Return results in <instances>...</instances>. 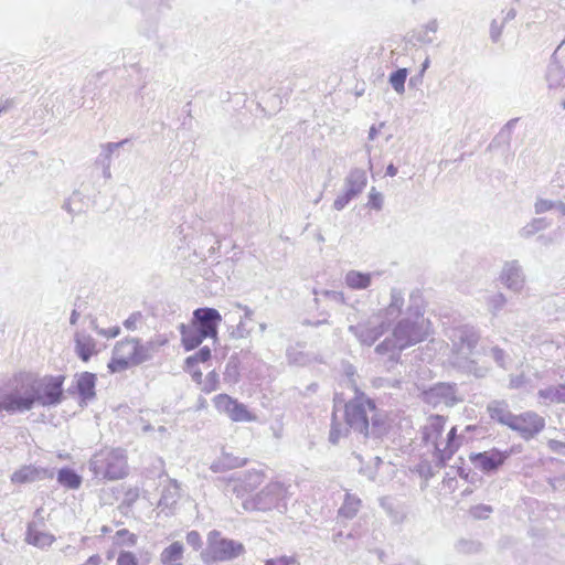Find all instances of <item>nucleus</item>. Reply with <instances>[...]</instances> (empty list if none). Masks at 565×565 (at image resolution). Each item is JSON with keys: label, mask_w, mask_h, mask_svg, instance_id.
I'll list each match as a JSON object with an SVG mask.
<instances>
[{"label": "nucleus", "mask_w": 565, "mask_h": 565, "mask_svg": "<svg viewBox=\"0 0 565 565\" xmlns=\"http://www.w3.org/2000/svg\"><path fill=\"white\" fill-rule=\"evenodd\" d=\"M287 489L280 482H270L252 499L245 500L243 507L246 510L269 511L286 508Z\"/></svg>", "instance_id": "0eeeda50"}, {"label": "nucleus", "mask_w": 565, "mask_h": 565, "mask_svg": "<svg viewBox=\"0 0 565 565\" xmlns=\"http://www.w3.org/2000/svg\"><path fill=\"white\" fill-rule=\"evenodd\" d=\"M211 358V349L209 347H202L196 353L185 359L186 364H199L200 362H206Z\"/></svg>", "instance_id": "de8ad7c7"}, {"label": "nucleus", "mask_w": 565, "mask_h": 565, "mask_svg": "<svg viewBox=\"0 0 565 565\" xmlns=\"http://www.w3.org/2000/svg\"><path fill=\"white\" fill-rule=\"evenodd\" d=\"M202 391L206 394L218 390L220 376L215 371H211L206 374L204 381H202Z\"/></svg>", "instance_id": "c03bdc74"}, {"label": "nucleus", "mask_w": 565, "mask_h": 565, "mask_svg": "<svg viewBox=\"0 0 565 565\" xmlns=\"http://www.w3.org/2000/svg\"><path fill=\"white\" fill-rule=\"evenodd\" d=\"M75 349L77 355L84 362H87L90 356L96 353V341L92 335L85 332H77L75 334Z\"/></svg>", "instance_id": "a878e982"}, {"label": "nucleus", "mask_w": 565, "mask_h": 565, "mask_svg": "<svg viewBox=\"0 0 565 565\" xmlns=\"http://www.w3.org/2000/svg\"><path fill=\"white\" fill-rule=\"evenodd\" d=\"M248 335H249V330L246 329L243 320H241L231 332V337L233 339H244Z\"/></svg>", "instance_id": "680f3d73"}, {"label": "nucleus", "mask_w": 565, "mask_h": 565, "mask_svg": "<svg viewBox=\"0 0 565 565\" xmlns=\"http://www.w3.org/2000/svg\"><path fill=\"white\" fill-rule=\"evenodd\" d=\"M384 199L381 192L374 186L369 192L367 206L375 211H381L383 207Z\"/></svg>", "instance_id": "49530a36"}, {"label": "nucleus", "mask_w": 565, "mask_h": 565, "mask_svg": "<svg viewBox=\"0 0 565 565\" xmlns=\"http://www.w3.org/2000/svg\"><path fill=\"white\" fill-rule=\"evenodd\" d=\"M504 28V22H499L498 20H492L490 24V38L492 42L497 43L502 34Z\"/></svg>", "instance_id": "4d7b16f0"}, {"label": "nucleus", "mask_w": 565, "mask_h": 565, "mask_svg": "<svg viewBox=\"0 0 565 565\" xmlns=\"http://www.w3.org/2000/svg\"><path fill=\"white\" fill-rule=\"evenodd\" d=\"M149 341L158 352L161 347H164L168 344L169 339L166 334H156L154 337L150 338Z\"/></svg>", "instance_id": "0e129e2a"}, {"label": "nucleus", "mask_w": 565, "mask_h": 565, "mask_svg": "<svg viewBox=\"0 0 565 565\" xmlns=\"http://www.w3.org/2000/svg\"><path fill=\"white\" fill-rule=\"evenodd\" d=\"M245 552L241 542L223 537L221 532L213 530L207 534V545L201 553L205 564L234 559Z\"/></svg>", "instance_id": "423d86ee"}, {"label": "nucleus", "mask_w": 565, "mask_h": 565, "mask_svg": "<svg viewBox=\"0 0 565 565\" xmlns=\"http://www.w3.org/2000/svg\"><path fill=\"white\" fill-rule=\"evenodd\" d=\"M519 121V118H512L510 119L500 130V132L497 136V139H501L504 143H510L511 135L513 132V129Z\"/></svg>", "instance_id": "8fccbe9b"}, {"label": "nucleus", "mask_w": 565, "mask_h": 565, "mask_svg": "<svg viewBox=\"0 0 565 565\" xmlns=\"http://www.w3.org/2000/svg\"><path fill=\"white\" fill-rule=\"evenodd\" d=\"M547 446L553 452L565 456V443L551 439L548 440Z\"/></svg>", "instance_id": "338daca9"}, {"label": "nucleus", "mask_w": 565, "mask_h": 565, "mask_svg": "<svg viewBox=\"0 0 565 565\" xmlns=\"http://www.w3.org/2000/svg\"><path fill=\"white\" fill-rule=\"evenodd\" d=\"M113 539L116 546L132 547L137 544V535L127 529L118 530Z\"/></svg>", "instance_id": "ea45409f"}, {"label": "nucleus", "mask_w": 565, "mask_h": 565, "mask_svg": "<svg viewBox=\"0 0 565 565\" xmlns=\"http://www.w3.org/2000/svg\"><path fill=\"white\" fill-rule=\"evenodd\" d=\"M184 371L190 373L192 380L198 383V384H201L202 383V372L201 370L198 367V364H186L184 365Z\"/></svg>", "instance_id": "052dcab7"}, {"label": "nucleus", "mask_w": 565, "mask_h": 565, "mask_svg": "<svg viewBox=\"0 0 565 565\" xmlns=\"http://www.w3.org/2000/svg\"><path fill=\"white\" fill-rule=\"evenodd\" d=\"M555 202L553 200L541 199L539 198L534 203V212L535 214H543L547 211L555 209Z\"/></svg>", "instance_id": "603ef678"}, {"label": "nucleus", "mask_w": 565, "mask_h": 565, "mask_svg": "<svg viewBox=\"0 0 565 565\" xmlns=\"http://www.w3.org/2000/svg\"><path fill=\"white\" fill-rule=\"evenodd\" d=\"M552 225V222L547 217H535L520 228L519 235L522 238H530L536 233L546 230Z\"/></svg>", "instance_id": "f704fd0d"}, {"label": "nucleus", "mask_w": 565, "mask_h": 565, "mask_svg": "<svg viewBox=\"0 0 565 565\" xmlns=\"http://www.w3.org/2000/svg\"><path fill=\"white\" fill-rule=\"evenodd\" d=\"M63 375H46L43 377L35 376V388L38 404L43 407L56 406L63 398Z\"/></svg>", "instance_id": "9d476101"}, {"label": "nucleus", "mask_w": 565, "mask_h": 565, "mask_svg": "<svg viewBox=\"0 0 565 565\" xmlns=\"http://www.w3.org/2000/svg\"><path fill=\"white\" fill-rule=\"evenodd\" d=\"M326 298L330 299V300H333L335 302H339V303H343L344 302V295L343 292L341 291H335V290H323L321 292Z\"/></svg>", "instance_id": "69168bd1"}, {"label": "nucleus", "mask_w": 565, "mask_h": 565, "mask_svg": "<svg viewBox=\"0 0 565 565\" xmlns=\"http://www.w3.org/2000/svg\"><path fill=\"white\" fill-rule=\"evenodd\" d=\"M143 316L140 311L132 312L125 321L124 327L127 330L135 331L142 322Z\"/></svg>", "instance_id": "864d4df0"}, {"label": "nucleus", "mask_w": 565, "mask_h": 565, "mask_svg": "<svg viewBox=\"0 0 565 565\" xmlns=\"http://www.w3.org/2000/svg\"><path fill=\"white\" fill-rule=\"evenodd\" d=\"M188 545L194 551H199L202 547V539L198 531H190L185 536Z\"/></svg>", "instance_id": "13d9d810"}, {"label": "nucleus", "mask_w": 565, "mask_h": 565, "mask_svg": "<svg viewBox=\"0 0 565 565\" xmlns=\"http://www.w3.org/2000/svg\"><path fill=\"white\" fill-rule=\"evenodd\" d=\"M44 520L39 518L28 524L25 532V542L39 548L50 547L55 541V536L43 530Z\"/></svg>", "instance_id": "a211bd4d"}, {"label": "nucleus", "mask_w": 565, "mask_h": 565, "mask_svg": "<svg viewBox=\"0 0 565 565\" xmlns=\"http://www.w3.org/2000/svg\"><path fill=\"white\" fill-rule=\"evenodd\" d=\"M562 44L554 51L546 70V82L550 89H558L565 85V67L558 61V51Z\"/></svg>", "instance_id": "412c9836"}, {"label": "nucleus", "mask_w": 565, "mask_h": 565, "mask_svg": "<svg viewBox=\"0 0 565 565\" xmlns=\"http://www.w3.org/2000/svg\"><path fill=\"white\" fill-rule=\"evenodd\" d=\"M510 451H501L497 448H492L490 450L471 454L470 461L475 466L476 469L482 471L483 473H491L497 471L504 461L510 457Z\"/></svg>", "instance_id": "ddd939ff"}, {"label": "nucleus", "mask_w": 565, "mask_h": 565, "mask_svg": "<svg viewBox=\"0 0 565 565\" xmlns=\"http://www.w3.org/2000/svg\"><path fill=\"white\" fill-rule=\"evenodd\" d=\"M407 302L405 301L404 295L401 289L392 288L390 292V302L388 305L381 310L379 318L383 321H386V324L390 327L392 322L396 321L398 318L405 317Z\"/></svg>", "instance_id": "dca6fc26"}, {"label": "nucleus", "mask_w": 565, "mask_h": 565, "mask_svg": "<svg viewBox=\"0 0 565 565\" xmlns=\"http://www.w3.org/2000/svg\"><path fill=\"white\" fill-rule=\"evenodd\" d=\"M366 183V172L363 169L354 168L344 179V190L356 198L363 192Z\"/></svg>", "instance_id": "b1692460"}, {"label": "nucleus", "mask_w": 565, "mask_h": 565, "mask_svg": "<svg viewBox=\"0 0 565 565\" xmlns=\"http://www.w3.org/2000/svg\"><path fill=\"white\" fill-rule=\"evenodd\" d=\"M57 482L68 489H78L82 484V477L71 468H62L57 472Z\"/></svg>", "instance_id": "e433bc0d"}, {"label": "nucleus", "mask_w": 565, "mask_h": 565, "mask_svg": "<svg viewBox=\"0 0 565 565\" xmlns=\"http://www.w3.org/2000/svg\"><path fill=\"white\" fill-rule=\"evenodd\" d=\"M545 427V420L534 412L514 415L510 428L518 431L524 439H531Z\"/></svg>", "instance_id": "9b49d317"}, {"label": "nucleus", "mask_w": 565, "mask_h": 565, "mask_svg": "<svg viewBox=\"0 0 565 565\" xmlns=\"http://www.w3.org/2000/svg\"><path fill=\"white\" fill-rule=\"evenodd\" d=\"M387 328L386 321L377 317L355 326H350L349 331L353 333L362 344L371 347Z\"/></svg>", "instance_id": "f8f14e48"}, {"label": "nucleus", "mask_w": 565, "mask_h": 565, "mask_svg": "<svg viewBox=\"0 0 565 565\" xmlns=\"http://www.w3.org/2000/svg\"><path fill=\"white\" fill-rule=\"evenodd\" d=\"M491 512L492 508L486 504L476 505L471 509V514L476 519H486Z\"/></svg>", "instance_id": "bf43d9fd"}, {"label": "nucleus", "mask_w": 565, "mask_h": 565, "mask_svg": "<svg viewBox=\"0 0 565 565\" xmlns=\"http://www.w3.org/2000/svg\"><path fill=\"white\" fill-rule=\"evenodd\" d=\"M228 417L234 422H250L254 419V416H252L246 406L236 399L232 405Z\"/></svg>", "instance_id": "58836bf2"}, {"label": "nucleus", "mask_w": 565, "mask_h": 565, "mask_svg": "<svg viewBox=\"0 0 565 565\" xmlns=\"http://www.w3.org/2000/svg\"><path fill=\"white\" fill-rule=\"evenodd\" d=\"M488 412L491 419L510 428L514 414L511 413L504 401H492L488 405Z\"/></svg>", "instance_id": "bb28decb"}, {"label": "nucleus", "mask_w": 565, "mask_h": 565, "mask_svg": "<svg viewBox=\"0 0 565 565\" xmlns=\"http://www.w3.org/2000/svg\"><path fill=\"white\" fill-rule=\"evenodd\" d=\"M439 23L437 19H430L423 24L415 33V38L419 43L431 44L435 40L434 34L438 31Z\"/></svg>", "instance_id": "c9c22d12"}, {"label": "nucleus", "mask_w": 565, "mask_h": 565, "mask_svg": "<svg viewBox=\"0 0 565 565\" xmlns=\"http://www.w3.org/2000/svg\"><path fill=\"white\" fill-rule=\"evenodd\" d=\"M373 274L351 269L344 276V284L352 290H364L372 284Z\"/></svg>", "instance_id": "cd10ccee"}, {"label": "nucleus", "mask_w": 565, "mask_h": 565, "mask_svg": "<svg viewBox=\"0 0 565 565\" xmlns=\"http://www.w3.org/2000/svg\"><path fill=\"white\" fill-rule=\"evenodd\" d=\"M116 565H139V563L134 553L121 551L117 557Z\"/></svg>", "instance_id": "6e6d98bb"}, {"label": "nucleus", "mask_w": 565, "mask_h": 565, "mask_svg": "<svg viewBox=\"0 0 565 565\" xmlns=\"http://www.w3.org/2000/svg\"><path fill=\"white\" fill-rule=\"evenodd\" d=\"M408 76L406 67L397 68L388 76V83L396 94L402 95L405 93V82Z\"/></svg>", "instance_id": "4c0bfd02"}, {"label": "nucleus", "mask_w": 565, "mask_h": 565, "mask_svg": "<svg viewBox=\"0 0 565 565\" xmlns=\"http://www.w3.org/2000/svg\"><path fill=\"white\" fill-rule=\"evenodd\" d=\"M354 199L355 196L353 194H350L348 191L343 190V192L335 198L333 202V209L337 211H342Z\"/></svg>", "instance_id": "3c124183"}, {"label": "nucleus", "mask_w": 565, "mask_h": 565, "mask_svg": "<svg viewBox=\"0 0 565 565\" xmlns=\"http://www.w3.org/2000/svg\"><path fill=\"white\" fill-rule=\"evenodd\" d=\"M126 142H128L127 139H124L119 142H107L102 145V151L98 154V157L95 160V167L100 168L103 172V177L106 180H109L111 178V156L113 153L119 149L121 146H124Z\"/></svg>", "instance_id": "5701e85b"}, {"label": "nucleus", "mask_w": 565, "mask_h": 565, "mask_svg": "<svg viewBox=\"0 0 565 565\" xmlns=\"http://www.w3.org/2000/svg\"><path fill=\"white\" fill-rule=\"evenodd\" d=\"M456 548L460 553H476L480 550V544L475 541L460 540L457 543Z\"/></svg>", "instance_id": "5fc2aeb1"}, {"label": "nucleus", "mask_w": 565, "mask_h": 565, "mask_svg": "<svg viewBox=\"0 0 565 565\" xmlns=\"http://www.w3.org/2000/svg\"><path fill=\"white\" fill-rule=\"evenodd\" d=\"M507 297L502 292H494L487 297L486 303L489 311L497 316L499 311L507 305Z\"/></svg>", "instance_id": "a19ab883"}, {"label": "nucleus", "mask_w": 565, "mask_h": 565, "mask_svg": "<svg viewBox=\"0 0 565 565\" xmlns=\"http://www.w3.org/2000/svg\"><path fill=\"white\" fill-rule=\"evenodd\" d=\"M53 471L46 468L23 466L11 476V482L17 484L31 483L38 480L52 478Z\"/></svg>", "instance_id": "aec40b11"}, {"label": "nucleus", "mask_w": 565, "mask_h": 565, "mask_svg": "<svg viewBox=\"0 0 565 565\" xmlns=\"http://www.w3.org/2000/svg\"><path fill=\"white\" fill-rule=\"evenodd\" d=\"M180 499V487L175 480H170L167 486L163 487L159 507L171 508Z\"/></svg>", "instance_id": "72a5a7b5"}, {"label": "nucleus", "mask_w": 565, "mask_h": 565, "mask_svg": "<svg viewBox=\"0 0 565 565\" xmlns=\"http://www.w3.org/2000/svg\"><path fill=\"white\" fill-rule=\"evenodd\" d=\"M423 402L434 408L454 407L463 401L456 383L438 382L424 390Z\"/></svg>", "instance_id": "6e6552de"}, {"label": "nucleus", "mask_w": 565, "mask_h": 565, "mask_svg": "<svg viewBox=\"0 0 565 565\" xmlns=\"http://www.w3.org/2000/svg\"><path fill=\"white\" fill-rule=\"evenodd\" d=\"M156 353H157V351L149 340L146 342H141L138 339V354H139L138 360H139L140 364H142L147 361H150L154 356Z\"/></svg>", "instance_id": "79ce46f5"}, {"label": "nucleus", "mask_w": 565, "mask_h": 565, "mask_svg": "<svg viewBox=\"0 0 565 565\" xmlns=\"http://www.w3.org/2000/svg\"><path fill=\"white\" fill-rule=\"evenodd\" d=\"M246 463V459L234 457L231 454L223 452L222 456L211 465V470L222 472L235 468H239Z\"/></svg>", "instance_id": "7c9ffc66"}, {"label": "nucleus", "mask_w": 565, "mask_h": 565, "mask_svg": "<svg viewBox=\"0 0 565 565\" xmlns=\"http://www.w3.org/2000/svg\"><path fill=\"white\" fill-rule=\"evenodd\" d=\"M182 557L183 545L180 542H173L166 547L160 555V559L163 565H181Z\"/></svg>", "instance_id": "473e14b6"}, {"label": "nucleus", "mask_w": 565, "mask_h": 565, "mask_svg": "<svg viewBox=\"0 0 565 565\" xmlns=\"http://www.w3.org/2000/svg\"><path fill=\"white\" fill-rule=\"evenodd\" d=\"M138 359V339L125 338L116 343L108 369L111 373L122 372L130 366L140 365Z\"/></svg>", "instance_id": "1a4fd4ad"}, {"label": "nucleus", "mask_w": 565, "mask_h": 565, "mask_svg": "<svg viewBox=\"0 0 565 565\" xmlns=\"http://www.w3.org/2000/svg\"><path fill=\"white\" fill-rule=\"evenodd\" d=\"M361 505L362 501L358 495L347 492L343 503L338 510V516L345 520H352L354 516H356Z\"/></svg>", "instance_id": "c756f323"}, {"label": "nucleus", "mask_w": 565, "mask_h": 565, "mask_svg": "<svg viewBox=\"0 0 565 565\" xmlns=\"http://www.w3.org/2000/svg\"><path fill=\"white\" fill-rule=\"evenodd\" d=\"M425 301L419 291H413L407 300L405 317L396 321L392 337L377 344L375 351L380 354L401 351L425 341L431 332V324L424 317Z\"/></svg>", "instance_id": "f03ea898"}, {"label": "nucleus", "mask_w": 565, "mask_h": 565, "mask_svg": "<svg viewBox=\"0 0 565 565\" xmlns=\"http://www.w3.org/2000/svg\"><path fill=\"white\" fill-rule=\"evenodd\" d=\"M264 565H300L297 555H281L265 561Z\"/></svg>", "instance_id": "a18cd8bd"}, {"label": "nucleus", "mask_w": 565, "mask_h": 565, "mask_svg": "<svg viewBox=\"0 0 565 565\" xmlns=\"http://www.w3.org/2000/svg\"><path fill=\"white\" fill-rule=\"evenodd\" d=\"M537 395L550 404H565V383L542 388Z\"/></svg>", "instance_id": "2f4dec72"}, {"label": "nucleus", "mask_w": 565, "mask_h": 565, "mask_svg": "<svg viewBox=\"0 0 565 565\" xmlns=\"http://www.w3.org/2000/svg\"><path fill=\"white\" fill-rule=\"evenodd\" d=\"M344 419V424L339 423L337 413H333L329 434L330 443L338 444L342 437L347 436L349 429H353L364 437L380 438L388 427L386 414L379 409L372 399L363 395L356 396L345 404Z\"/></svg>", "instance_id": "f257e3e1"}, {"label": "nucleus", "mask_w": 565, "mask_h": 565, "mask_svg": "<svg viewBox=\"0 0 565 565\" xmlns=\"http://www.w3.org/2000/svg\"><path fill=\"white\" fill-rule=\"evenodd\" d=\"M499 280L509 290L520 294L525 286V274L520 262L516 259L504 262Z\"/></svg>", "instance_id": "2eb2a0df"}, {"label": "nucleus", "mask_w": 565, "mask_h": 565, "mask_svg": "<svg viewBox=\"0 0 565 565\" xmlns=\"http://www.w3.org/2000/svg\"><path fill=\"white\" fill-rule=\"evenodd\" d=\"M447 418L441 415H431L428 417L426 425L423 427V440L426 444H431L436 449V444L441 436Z\"/></svg>", "instance_id": "4be33fe9"}, {"label": "nucleus", "mask_w": 565, "mask_h": 565, "mask_svg": "<svg viewBox=\"0 0 565 565\" xmlns=\"http://www.w3.org/2000/svg\"><path fill=\"white\" fill-rule=\"evenodd\" d=\"M222 321L221 313L214 308H198L193 312L192 324L202 332L203 335L215 338L217 327Z\"/></svg>", "instance_id": "4468645a"}, {"label": "nucleus", "mask_w": 565, "mask_h": 565, "mask_svg": "<svg viewBox=\"0 0 565 565\" xmlns=\"http://www.w3.org/2000/svg\"><path fill=\"white\" fill-rule=\"evenodd\" d=\"M234 401L235 399H233L232 397H230L226 394H218L213 398L215 408L218 412L226 414L227 416L231 413V408H232Z\"/></svg>", "instance_id": "37998d69"}, {"label": "nucleus", "mask_w": 565, "mask_h": 565, "mask_svg": "<svg viewBox=\"0 0 565 565\" xmlns=\"http://www.w3.org/2000/svg\"><path fill=\"white\" fill-rule=\"evenodd\" d=\"M462 436L457 435V428L452 427L443 446V443L436 444V451L434 452V458L436 460L437 466L444 467L447 461L451 459L454 454L459 449L461 444Z\"/></svg>", "instance_id": "6ab92c4d"}, {"label": "nucleus", "mask_w": 565, "mask_h": 565, "mask_svg": "<svg viewBox=\"0 0 565 565\" xmlns=\"http://www.w3.org/2000/svg\"><path fill=\"white\" fill-rule=\"evenodd\" d=\"M446 337L451 345V365L462 373L484 377L488 367L480 365L476 359L481 337L479 330L472 324L460 323L449 327Z\"/></svg>", "instance_id": "7ed1b4c3"}, {"label": "nucleus", "mask_w": 565, "mask_h": 565, "mask_svg": "<svg viewBox=\"0 0 565 565\" xmlns=\"http://www.w3.org/2000/svg\"><path fill=\"white\" fill-rule=\"evenodd\" d=\"M96 478L118 480L127 475V457L122 449H105L96 452L89 461Z\"/></svg>", "instance_id": "39448f33"}, {"label": "nucleus", "mask_w": 565, "mask_h": 565, "mask_svg": "<svg viewBox=\"0 0 565 565\" xmlns=\"http://www.w3.org/2000/svg\"><path fill=\"white\" fill-rule=\"evenodd\" d=\"M264 481V475L258 470H248L237 477L231 478L232 490L237 497H244L254 491Z\"/></svg>", "instance_id": "f3484780"}, {"label": "nucleus", "mask_w": 565, "mask_h": 565, "mask_svg": "<svg viewBox=\"0 0 565 565\" xmlns=\"http://www.w3.org/2000/svg\"><path fill=\"white\" fill-rule=\"evenodd\" d=\"M224 379L231 382H237L238 379V370L236 365H231L230 363L226 365V370L224 373Z\"/></svg>", "instance_id": "774afa93"}, {"label": "nucleus", "mask_w": 565, "mask_h": 565, "mask_svg": "<svg viewBox=\"0 0 565 565\" xmlns=\"http://www.w3.org/2000/svg\"><path fill=\"white\" fill-rule=\"evenodd\" d=\"M96 375L84 372L76 380V390L83 402H88L95 397Z\"/></svg>", "instance_id": "393cba45"}, {"label": "nucleus", "mask_w": 565, "mask_h": 565, "mask_svg": "<svg viewBox=\"0 0 565 565\" xmlns=\"http://www.w3.org/2000/svg\"><path fill=\"white\" fill-rule=\"evenodd\" d=\"M484 354L491 355L498 366L507 369L508 354L501 348L492 347L488 352L484 351Z\"/></svg>", "instance_id": "09e8293b"}, {"label": "nucleus", "mask_w": 565, "mask_h": 565, "mask_svg": "<svg viewBox=\"0 0 565 565\" xmlns=\"http://www.w3.org/2000/svg\"><path fill=\"white\" fill-rule=\"evenodd\" d=\"M15 387L0 397V412L10 414L23 413L38 404L35 376L30 373H20L14 376Z\"/></svg>", "instance_id": "20e7f679"}, {"label": "nucleus", "mask_w": 565, "mask_h": 565, "mask_svg": "<svg viewBox=\"0 0 565 565\" xmlns=\"http://www.w3.org/2000/svg\"><path fill=\"white\" fill-rule=\"evenodd\" d=\"M287 358L290 363L295 364H303L306 362V356L302 352H296L291 349L287 350Z\"/></svg>", "instance_id": "e2e57ef3"}, {"label": "nucleus", "mask_w": 565, "mask_h": 565, "mask_svg": "<svg viewBox=\"0 0 565 565\" xmlns=\"http://www.w3.org/2000/svg\"><path fill=\"white\" fill-rule=\"evenodd\" d=\"M181 341L185 351H191L198 348L206 335H203L193 324L188 327L185 324L180 326Z\"/></svg>", "instance_id": "c85d7f7f"}]
</instances>
